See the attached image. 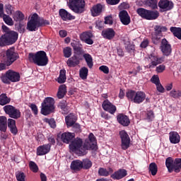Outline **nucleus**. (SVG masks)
<instances>
[{"instance_id":"f257e3e1","label":"nucleus","mask_w":181,"mask_h":181,"mask_svg":"<svg viewBox=\"0 0 181 181\" xmlns=\"http://www.w3.org/2000/svg\"><path fill=\"white\" fill-rule=\"evenodd\" d=\"M69 149L79 155V156H84V155H87V151H97V139L94 134L90 133L88 138L86 139L83 144V139L76 137L71 141Z\"/></svg>"},{"instance_id":"f03ea898","label":"nucleus","mask_w":181,"mask_h":181,"mask_svg":"<svg viewBox=\"0 0 181 181\" xmlns=\"http://www.w3.org/2000/svg\"><path fill=\"white\" fill-rule=\"evenodd\" d=\"M2 30L4 34L0 37V47H6V46L15 45L18 41V37H19L18 32L9 29L5 25H2Z\"/></svg>"},{"instance_id":"7ed1b4c3","label":"nucleus","mask_w":181,"mask_h":181,"mask_svg":"<svg viewBox=\"0 0 181 181\" xmlns=\"http://www.w3.org/2000/svg\"><path fill=\"white\" fill-rule=\"evenodd\" d=\"M46 25H50V22L43 18H40L37 13H35L28 21L26 29L29 32H36L39 28L46 26Z\"/></svg>"},{"instance_id":"20e7f679","label":"nucleus","mask_w":181,"mask_h":181,"mask_svg":"<svg viewBox=\"0 0 181 181\" xmlns=\"http://www.w3.org/2000/svg\"><path fill=\"white\" fill-rule=\"evenodd\" d=\"M28 59L31 63H34L37 66H45L49 63V57L45 51H38L36 53H29Z\"/></svg>"},{"instance_id":"39448f33","label":"nucleus","mask_w":181,"mask_h":181,"mask_svg":"<svg viewBox=\"0 0 181 181\" xmlns=\"http://www.w3.org/2000/svg\"><path fill=\"white\" fill-rule=\"evenodd\" d=\"M126 97L129 101L134 104H142L146 98V94L144 91L129 90L126 93Z\"/></svg>"},{"instance_id":"423d86ee","label":"nucleus","mask_w":181,"mask_h":181,"mask_svg":"<svg viewBox=\"0 0 181 181\" xmlns=\"http://www.w3.org/2000/svg\"><path fill=\"white\" fill-rule=\"evenodd\" d=\"M67 5L72 12L78 15L86 12V1L84 0H68Z\"/></svg>"},{"instance_id":"0eeeda50","label":"nucleus","mask_w":181,"mask_h":181,"mask_svg":"<svg viewBox=\"0 0 181 181\" xmlns=\"http://www.w3.org/2000/svg\"><path fill=\"white\" fill-rule=\"evenodd\" d=\"M165 166L169 173H180L181 170V158H175L168 157L165 159Z\"/></svg>"},{"instance_id":"6e6552de","label":"nucleus","mask_w":181,"mask_h":181,"mask_svg":"<svg viewBox=\"0 0 181 181\" xmlns=\"http://www.w3.org/2000/svg\"><path fill=\"white\" fill-rule=\"evenodd\" d=\"M55 103L54 98L52 97L45 98L41 105V114H42V115H49V114L54 112V108H56V107H54Z\"/></svg>"},{"instance_id":"1a4fd4ad","label":"nucleus","mask_w":181,"mask_h":181,"mask_svg":"<svg viewBox=\"0 0 181 181\" xmlns=\"http://www.w3.org/2000/svg\"><path fill=\"white\" fill-rule=\"evenodd\" d=\"M136 13L143 19L146 21H155L159 18V11L153 10H147L144 8H139L136 10Z\"/></svg>"},{"instance_id":"9d476101","label":"nucleus","mask_w":181,"mask_h":181,"mask_svg":"<svg viewBox=\"0 0 181 181\" xmlns=\"http://www.w3.org/2000/svg\"><path fill=\"white\" fill-rule=\"evenodd\" d=\"M1 80L4 84H9L10 81L16 83L21 80V75L18 72L8 70L1 77Z\"/></svg>"},{"instance_id":"9b49d317","label":"nucleus","mask_w":181,"mask_h":181,"mask_svg":"<svg viewBox=\"0 0 181 181\" xmlns=\"http://www.w3.org/2000/svg\"><path fill=\"white\" fill-rule=\"evenodd\" d=\"M19 59V54L15 51L14 47L8 49L6 52V66H11L16 60Z\"/></svg>"},{"instance_id":"f8f14e48","label":"nucleus","mask_w":181,"mask_h":181,"mask_svg":"<svg viewBox=\"0 0 181 181\" xmlns=\"http://www.w3.org/2000/svg\"><path fill=\"white\" fill-rule=\"evenodd\" d=\"M4 112L10 117V118H13V119H18L21 118V110L17 109L11 105H7L4 107Z\"/></svg>"},{"instance_id":"ddd939ff","label":"nucleus","mask_w":181,"mask_h":181,"mask_svg":"<svg viewBox=\"0 0 181 181\" xmlns=\"http://www.w3.org/2000/svg\"><path fill=\"white\" fill-rule=\"evenodd\" d=\"M121 139V148L123 151H127L131 145V138L125 130H122L119 132Z\"/></svg>"},{"instance_id":"4468645a","label":"nucleus","mask_w":181,"mask_h":181,"mask_svg":"<svg viewBox=\"0 0 181 181\" xmlns=\"http://www.w3.org/2000/svg\"><path fill=\"white\" fill-rule=\"evenodd\" d=\"M148 60H150L151 63L146 66L147 69H155L158 64H162L164 62L163 57H158L155 54H151L148 55Z\"/></svg>"},{"instance_id":"2eb2a0df","label":"nucleus","mask_w":181,"mask_h":181,"mask_svg":"<svg viewBox=\"0 0 181 181\" xmlns=\"http://www.w3.org/2000/svg\"><path fill=\"white\" fill-rule=\"evenodd\" d=\"M160 49L163 56L168 57L170 56V54H172V45L169 44V42L167 41L165 38L162 40Z\"/></svg>"},{"instance_id":"dca6fc26","label":"nucleus","mask_w":181,"mask_h":181,"mask_svg":"<svg viewBox=\"0 0 181 181\" xmlns=\"http://www.w3.org/2000/svg\"><path fill=\"white\" fill-rule=\"evenodd\" d=\"M83 60L81 55L74 53V55L68 59L66 64L68 67H76L80 64V62Z\"/></svg>"},{"instance_id":"f3484780","label":"nucleus","mask_w":181,"mask_h":181,"mask_svg":"<svg viewBox=\"0 0 181 181\" xmlns=\"http://www.w3.org/2000/svg\"><path fill=\"white\" fill-rule=\"evenodd\" d=\"M175 4L169 0H160L158 2V7L160 9V12H168V11H172Z\"/></svg>"},{"instance_id":"a211bd4d","label":"nucleus","mask_w":181,"mask_h":181,"mask_svg":"<svg viewBox=\"0 0 181 181\" xmlns=\"http://www.w3.org/2000/svg\"><path fill=\"white\" fill-rule=\"evenodd\" d=\"M102 107L105 111H107L112 115H114V113L117 112V106L114 105L108 100H105L103 102Z\"/></svg>"},{"instance_id":"6ab92c4d","label":"nucleus","mask_w":181,"mask_h":181,"mask_svg":"<svg viewBox=\"0 0 181 181\" xmlns=\"http://www.w3.org/2000/svg\"><path fill=\"white\" fill-rule=\"evenodd\" d=\"M117 121L120 124V125H122V127H129V124H131L129 117L124 113H119L117 115Z\"/></svg>"},{"instance_id":"aec40b11","label":"nucleus","mask_w":181,"mask_h":181,"mask_svg":"<svg viewBox=\"0 0 181 181\" xmlns=\"http://www.w3.org/2000/svg\"><path fill=\"white\" fill-rule=\"evenodd\" d=\"M119 18L120 22H122V25L127 26L131 23V17L129 14H128V11L125 10H122L119 13Z\"/></svg>"},{"instance_id":"412c9836","label":"nucleus","mask_w":181,"mask_h":181,"mask_svg":"<svg viewBox=\"0 0 181 181\" xmlns=\"http://www.w3.org/2000/svg\"><path fill=\"white\" fill-rule=\"evenodd\" d=\"M51 149L50 144H43L37 148L36 155L37 156H44V155H47Z\"/></svg>"},{"instance_id":"4be33fe9","label":"nucleus","mask_w":181,"mask_h":181,"mask_svg":"<svg viewBox=\"0 0 181 181\" xmlns=\"http://www.w3.org/2000/svg\"><path fill=\"white\" fill-rule=\"evenodd\" d=\"M115 30L113 28H106L102 30L101 35L103 39H106L107 40H112L114 37H115Z\"/></svg>"},{"instance_id":"5701e85b","label":"nucleus","mask_w":181,"mask_h":181,"mask_svg":"<svg viewBox=\"0 0 181 181\" xmlns=\"http://www.w3.org/2000/svg\"><path fill=\"white\" fill-rule=\"evenodd\" d=\"M92 37L93 33L90 31L82 33L80 35L81 40L86 43V45H93L94 43V41L91 39Z\"/></svg>"},{"instance_id":"b1692460","label":"nucleus","mask_w":181,"mask_h":181,"mask_svg":"<svg viewBox=\"0 0 181 181\" xmlns=\"http://www.w3.org/2000/svg\"><path fill=\"white\" fill-rule=\"evenodd\" d=\"M59 15L62 19V21H74L76 19V16L71 15L69 11H67L64 8H61L59 11Z\"/></svg>"},{"instance_id":"393cba45","label":"nucleus","mask_w":181,"mask_h":181,"mask_svg":"<svg viewBox=\"0 0 181 181\" xmlns=\"http://www.w3.org/2000/svg\"><path fill=\"white\" fill-rule=\"evenodd\" d=\"M128 175V172L125 169H119L117 171L115 172L113 174L110 175V177L113 179V180H121V179H124L125 176Z\"/></svg>"},{"instance_id":"a878e982","label":"nucleus","mask_w":181,"mask_h":181,"mask_svg":"<svg viewBox=\"0 0 181 181\" xmlns=\"http://www.w3.org/2000/svg\"><path fill=\"white\" fill-rule=\"evenodd\" d=\"M75 137L76 134L74 133L64 132L61 135V140L64 144H69L72 142Z\"/></svg>"},{"instance_id":"bb28decb","label":"nucleus","mask_w":181,"mask_h":181,"mask_svg":"<svg viewBox=\"0 0 181 181\" xmlns=\"http://www.w3.org/2000/svg\"><path fill=\"white\" fill-rule=\"evenodd\" d=\"M8 128L11 132L12 134L18 135V127H16V121L13 119H8Z\"/></svg>"},{"instance_id":"cd10ccee","label":"nucleus","mask_w":181,"mask_h":181,"mask_svg":"<svg viewBox=\"0 0 181 181\" xmlns=\"http://www.w3.org/2000/svg\"><path fill=\"white\" fill-rule=\"evenodd\" d=\"M169 139L170 144H179V142H180V135H179L177 132H170L169 133Z\"/></svg>"},{"instance_id":"c85d7f7f","label":"nucleus","mask_w":181,"mask_h":181,"mask_svg":"<svg viewBox=\"0 0 181 181\" xmlns=\"http://www.w3.org/2000/svg\"><path fill=\"white\" fill-rule=\"evenodd\" d=\"M77 121V117L73 113H70L65 117V122L67 127H73Z\"/></svg>"},{"instance_id":"c756f323","label":"nucleus","mask_w":181,"mask_h":181,"mask_svg":"<svg viewBox=\"0 0 181 181\" xmlns=\"http://www.w3.org/2000/svg\"><path fill=\"white\" fill-rule=\"evenodd\" d=\"M71 45L74 49V53L81 56V53H83V45L81 43L78 41H74L71 43Z\"/></svg>"},{"instance_id":"7c9ffc66","label":"nucleus","mask_w":181,"mask_h":181,"mask_svg":"<svg viewBox=\"0 0 181 181\" xmlns=\"http://www.w3.org/2000/svg\"><path fill=\"white\" fill-rule=\"evenodd\" d=\"M92 16H98L103 12V5L98 4L94 5L90 9Z\"/></svg>"},{"instance_id":"2f4dec72","label":"nucleus","mask_w":181,"mask_h":181,"mask_svg":"<svg viewBox=\"0 0 181 181\" xmlns=\"http://www.w3.org/2000/svg\"><path fill=\"white\" fill-rule=\"evenodd\" d=\"M8 129V119L5 116L0 117V131L1 132H6Z\"/></svg>"},{"instance_id":"473e14b6","label":"nucleus","mask_w":181,"mask_h":181,"mask_svg":"<svg viewBox=\"0 0 181 181\" xmlns=\"http://www.w3.org/2000/svg\"><path fill=\"white\" fill-rule=\"evenodd\" d=\"M67 94V86L66 85L63 84L59 86L58 92L57 93V97L59 100L64 98V95Z\"/></svg>"},{"instance_id":"72a5a7b5","label":"nucleus","mask_w":181,"mask_h":181,"mask_svg":"<svg viewBox=\"0 0 181 181\" xmlns=\"http://www.w3.org/2000/svg\"><path fill=\"white\" fill-rule=\"evenodd\" d=\"M13 19L15 22H19L21 23V22L25 21V14L21 11H16L13 15Z\"/></svg>"},{"instance_id":"f704fd0d","label":"nucleus","mask_w":181,"mask_h":181,"mask_svg":"<svg viewBox=\"0 0 181 181\" xmlns=\"http://www.w3.org/2000/svg\"><path fill=\"white\" fill-rule=\"evenodd\" d=\"M71 169L72 170H80L83 169V161L80 160L72 161L71 163Z\"/></svg>"},{"instance_id":"c9c22d12","label":"nucleus","mask_w":181,"mask_h":181,"mask_svg":"<svg viewBox=\"0 0 181 181\" xmlns=\"http://www.w3.org/2000/svg\"><path fill=\"white\" fill-rule=\"evenodd\" d=\"M66 80H67V77L66 76V71L65 69H62L59 71V76L56 79V81H57L59 84H63L66 83Z\"/></svg>"},{"instance_id":"e433bc0d","label":"nucleus","mask_w":181,"mask_h":181,"mask_svg":"<svg viewBox=\"0 0 181 181\" xmlns=\"http://www.w3.org/2000/svg\"><path fill=\"white\" fill-rule=\"evenodd\" d=\"M144 5L148 6L151 9H158V0H146L144 1Z\"/></svg>"},{"instance_id":"4c0bfd02","label":"nucleus","mask_w":181,"mask_h":181,"mask_svg":"<svg viewBox=\"0 0 181 181\" xmlns=\"http://www.w3.org/2000/svg\"><path fill=\"white\" fill-rule=\"evenodd\" d=\"M83 58L87 64L88 67L92 69L94 66V62H93V57L90 54H84Z\"/></svg>"},{"instance_id":"58836bf2","label":"nucleus","mask_w":181,"mask_h":181,"mask_svg":"<svg viewBox=\"0 0 181 181\" xmlns=\"http://www.w3.org/2000/svg\"><path fill=\"white\" fill-rule=\"evenodd\" d=\"M170 30L175 37L181 40V28L170 27Z\"/></svg>"},{"instance_id":"ea45409f","label":"nucleus","mask_w":181,"mask_h":181,"mask_svg":"<svg viewBox=\"0 0 181 181\" xmlns=\"http://www.w3.org/2000/svg\"><path fill=\"white\" fill-rule=\"evenodd\" d=\"M11 103V98L6 95V93H2L0 95V105H6Z\"/></svg>"},{"instance_id":"a19ab883","label":"nucleus","mask_w":181,"mask_h":181,"mask_svg":"<svg viewBox=\"0 0 181 181\" xmlns=\"http://www.w3.org/2000/svg\"><path fill=\"white\" fill-rule=\"evenodd\" d=\"M58 108H60L64 114H67L69 112V106H67V101L62 100L58 105Z\"/></svg>"},{"instance_id":"79ce46f5","label":"nucleus","mask_w":181,"mask_h":181,"mask_svg":"<svg viewBox=\"0 0 181 181\" xmlns=\"http://www.w3.org/2000/svg\"><path fill=\"white\" fill-rule=\"evenodd\" d=\"M79 76L82 80H87L88 76V68L83 66L79 71Z\"/></svg>"},{"instance_id":"37998d69","label":"nucleus","mask_w":181,"mask_h":181,"mask_svg":"<svg viewBox=\"0 0 181 181\" xmlns=\"http://www.w3.org/2000/svg\"><path fill=\"white\" fill-rule=\"evenodd\" d=\"M169 96L171 98H175V100H177L181 97V90H176V89H173L170 91Z\"/></svg>"},{"instance_id":"c03bdc74","label":"nucleus","mask_w":181,"mask_h":181,"mask_svg":"<svg viewBox=\"0 0 181 181\" xmlns=\"http://www.w3.org/2000/svg\"><path fill=\"white\" fill-rule=\"evenodd\" d=\"M148 170L149 173H151L152 176H156V173H158V165L155 163H150Z\"/></svg>"},{"instance_id":"a18cd8bd","label":"nucleus","mask_w":181,"mask_h":181,"mask_svg":"<svg viewBox=\"0 0 181 181\" xmlns=\"http://www.w3.org/2000/svg\"><path fill=\"white\" fill-rule=\"evenodd\" d=\"M154 30V33L157 35H162V32H168V28L162 25H156Z\"/></svg>"},{"instance_id":"49530a36","label":"nucleus","mask_w":181,"mask_h":181,"mask_svg":"<svg viewBox=\"0 0 181 181\" xmlns=\"http://www.w3.org/2000/svg\"><path fill=\"white\" fill-rule=\"evenodd\" d=\"M72 53H73V50L70 47H66L63 49L64 57H66V59H69L71 57Z\"/></svg>"},{"instance_id":"de8ad7c7","label":"nucleus","mask_w":181,"mask_h":181,"mask_svg":"<svg viewBox=\"0 0 181 181\" xmlns=\"http://www.w3.org/2000/svg\"><path fill=\"white\" fill-rule=\"evenodd\" d=\"M93 166V162L88 158L83 159L82 161V169H90Z\"/></svg>"},{"instance_id":"09e8293b","label":"nucleus","mask_w":181,"mask_h":181,"mask_svg":"<svg viewBox=\"0 0 181 181\" xmlns=\"http://www.w3.org/2000/svg\"><path fill=\"white\" fill-rule=\"evenodd\" d=\"M3 21L8 26H13V20L9 16V15L4 14Z\"/></svg>"},{"instance_id":"8fccbe9b","label":"nucleus","mask_w":181,"mask_h":181,"mask_svg":"<svg viewBox=\"0 0 181 181\" xmlns=\"http://www.w3.org/2000/svg\"><path fill=\"white\" fill-rule=\"evenodd\" d=\"M162 35L160 34H156V33H153L152 34V42L154 45H158V43H159V42H160V39L162 38Z\"/></svg>"},{"instance_id":"3c124183","label":"nucleus","mask_w":181,"mask_h":181,"mask_svg":"<svg viewBox=\"0 0 181 181\" xmlns=\"http://www.w3.org/2000/svg\"><path fill=\"white\" fill-rule=\"evenodd\" d=\"M29 168L34 173H37V172H39V167L37 166V164L35 163V161H30Z\"/></svg>"},{"instance_id":"603ef678","label":"nucleus","mask_w":181,"mask_h":181,"mask_svg":"<svg viewBox=\"0 0 181 181\" xmlns=\"http://www.w3.org/2000/svg\"><path fill=\"white\" fill-rule=\"evenodd\" d=\"M138 73H142V66L138 65L135 68L133 69L132 71H129V74H133V76H136Z\"/></svg>"},{"instance_id":"864d4df0","label":"nucleus","mask_w":181,"mask_h":181,"mask_svg":"<svg viewBox=\"0 0 181 181\" xmlns=\"http://www.w3.org/2000/svg\"><path fill=\"white\" fill-rule=\"evenodd\" d=\"M44 121L47 124H49L51 128H53V129L56 128V120H54L53 118H51V119L45 118Z\"/></svg>"},{"instance_id":"5fc2aeb1","label":"nucleus","mask_w":181,"mask_h":181,"mask_svg":"<svg viewBox=\"0 0 181 181\" xmlns=\"http://www.w3.org/2000/svg\"><path fill=\"white\" fill-rule=\"evenodd\" d=\"M146 119L148 122H152V121L155 119V114L153 113V111L152 110L147 111Z\"/></svg>"},{"instance_id":"6e6d98bb","label":"nucleus","mask_w":181,"mask_h":181,"mask_svg":"<svg viewBox=\"0 0 181 181\" xmlns=\"http://www.w3.org/2000/svg\"><path fill=\"white\" fill-rule=\"evenodd\" d=\"M98 175L99 176H105L107 177V176H110V172H108V170L104 168H100L98 170Z\"/></svg>"},{"instance_id":"4d7b16f0","label":"nucleus","mask_w":181,"mask_h":181,"mask_svg":"<svg viewBox=\"0 0 181 181\" xmlns=\"http://www.w3.org/2000/svg\"><path fill=\"white\" fill-rule=\"evenodd\" d=\"M47 141L49 144H46L47 145H50V148H52V145L56 144V136L54 135H49L47 136Z\"/></svg>"},{"instance_id":"13d9d810","label":"nucleus","mask_w":181,"mask_h":181,"mask_svg":"<svg viewBox=\"0 0 181 181\" xmlns=\"http://www.w3.org/2000/svg\"><path fill=\"white\" fill-rule=\"evenodd\" d=\"M125 49L127 53H132V52L135 51V45L129 42V44L125 46Z\"/></svg>"},{"instance_id":"bf43d9fd","label":"nucleus","mask_w":181,"mask_h":181,"mask_svg":"<svg viewBox=\"0 0 181 181\" xmlns=\"http://www.w3.org/2000/svg\"><path fill=\"white\" fill-rule=\"evenodd\" d=\"M16 177L18 181H25V173L22 172H19L16 174Z\"/></svg>"},{"instance_id":"052dcab7","label":"nucleus","mask_w":181,"mask_h":181,"mask_svg":"<svg viewBox=\"0 0 181 181\" xmlns=\"http://www.w3.org/2000/svg\"><path fill=\"white\" fill-rule=\"evenodd\" d=\"M104 23L105 25H112V23H114V21H112V16L110 15L105 17Z\"/></svg>"},{"instance_id":"680f3d73","label":"nucleus","mask_w":181,"mask_h":181,"mask_svg":"<svg viewBox=\"0 0 181 181\" xmlns=\"http://www.w3.org/2000/svg\"><path fill=\"white\" fill-rule=\"evenodd\" d=\"M5 9L7 15H12V11H13V7L11 4H6Z\"/></svg>"},{"instance_id":"e2e57ef3","label":"nucleus","mask_w":181,"mask_h":181,"mask_svg":"<svg viewBox=\"0 0 181 181\" xmlns=\"http://www.w3.org/2000/svg\"><path fill=\"white\" fill-rule=\"evenodd\" d=\"M99 70L103 71L105 74H108L110 73V68L105 65H102L99 67Z\"/></svg>"},{"instance_id":"0e129e2a","label":"nucleus","mask_w":181,"mask_h":181,"mask_svg":"<svg viewBox=\"0 0 181 181\" xmlns=\"http://www.w3.org/2000/svg\"><path fill=\"white\" fill-rule=\"evenodd\" d=\"M151 81L153 82V83L155 84L156 86L160 83V80H159V76H155V75L152 76Z\"/></svg>"},{"instance_id":"69168bd1","label":"nucleus","mask_w":181,"mask_h":181,"mask_svg":"<svg viewBox=\"0 0 181 181\" xmlns=\"http://www.w3.org/2000/svg\"><path fill=\"white\" fill-rule=\"evenodd\" d=\"M104 21H96L95 28H97V29H99V30H103L104 28Z\"/></svg>"},{"instance_id":"338daca9","label":"nucleus","mask_w":181,"mask_h":181,"mask_svg":"<svg viewBox=\"0 0 181 181\" xmlns=\"http://www.w3.org/2000/svg\"><path fill=\"white\" fill-rule=\"evenodd\" d=\"M165 69L166 66L163 64H161L156 67V71H157V73H163Z\"/></svg>"},{"instance_id":"774afa93","label":"nucleus","mask_w":181,"mask_h":181,"mask_svg":"<svg viewBox=\"0 0 181 181\" xmlns=\"http://www.w3.org/2000/svg\"><path fill=\"white\" fill-rule=\"evenodd\" d=\"M30 107L31 108L33 112H34L35 115H37V112H38L37 106L35 104L32 103L30 105Z\"/></svg>"}]
</instances>
